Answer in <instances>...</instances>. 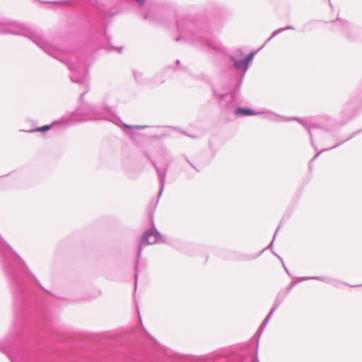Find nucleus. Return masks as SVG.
<instances>
[{
	"mask_svg": "<svg viewBox=\"0 0 362 362\" xmlns=\"http://www.w3.org/2000/svg\"><path fill=\"white\" fill-rule=\"evenodd\" d=\"M12 362H13V361H12Z\"/></svg>",
	"mask_w": 362,
	"mask_h": 362,
	"instance_id": "obj_24",
	"label": "nucleus"
},
{
	"mask_svg": "<svg viewBox=\"0 0 362 362\" xmlns=\"http://www.w3.org/2000/svg\"><path fill=\"white\" fill-rule=\"evenodd\" d=\"M136 1L140 5L142 6L144 4L146 0H136Z\"/></svg>",
	"mask_w": 362,
	"mask_h": 362,
	"instance_id": "obj_19",
	"label": "nucleus"
},
{
	"mask_svg": "<svg viewBox=\"0 0 362 362\" xmlns=\"http://www.w3.org/2000/svg\"><path fill=\"white\" fill-rule=\"evenodd\" d=\"M292 29H293L292 26H287L286 28H279V29L275 30L274 32H273L272 35L266 40V42H264V45L268 43L273 37H276L277 35L280 34L281 33L284 32V30H292Z\"/></svg>",
	"mask_w": 362,
	"mask_h": 362,
	"instance_id": "obj_11",
	"label": "nucleus"
},
{
	"mask_svg": "<svg viewBox=\"0 0 362 362\" xmlns=\"http://www.w3.org/2000/svg\"><path fill=\"white\" fill-rule=\"evenodd\" d=\"M255 54V52H251L246 57H245L243 59L245 64H247V67H249L250 63L252 61Z\"/></svg>",
	"mask_w": 362,
	"mask_h": 362,
	"instance_id": "obj_14",
	"label": "nucleus"
},
{
	"mask_svg": "<svg viewBox=\"0 0 362 362\" xmlns=\"http://www.w3.org/2000/svg\"><path fill=\"white\" fill-rule=\"evenodd\" d=\"M144 18H145V19L148 18V15H144Z\"/></svg>",
	"mask_w": 362,
	"mask_h": 362,
	"instance_id": "obj_22",
	"label": "nucleus"
},
{
	"mask_svg": "<svg viewBox=\"0 0 362 362\" xmlns=\"http://www.w3.org/2000/svg\"><path fill=\"white\" fill-rule=\"evenodd\" d=\"M214 93L217 97L221 107L226 112L233 111L236 115H255L254 110L248 108L237 107L240 101L238 99V90H234L230 93L219 94L214 89Z\"/></svg>",
	"mask_w": 362,
	"mask_h": 362,
	"instance_id": "obj_3",
	"label": "nucleus"
},
{
	"mask_svg": "<svg viewBox=\"0 0 362 362\" xmlns=\"http://www.w3.org/2000/svg\"><path fill=\"white\" fill-rule=\"evenodd\" d=\"M112 115L109 108L105 110V112L100 114L93 107L88 105H81L78 108L72 113L66 122L85 121L88 119H107L111 120Z\"/></svg>",
	"mask_w": 362,
	"mask_h": 362,
	"instance_id": "obj_4",
	"label": "nucleus"
},
{
	"mask_svg": "<svg viewBox=\"0 0 362 362\" xmlns=\"http://www.w3.org/2000/svg\"><path fill=\"white\" fill-rule=\"evenodd\" d=\"M50 129H51V125H45L43 127L37 128L36 129H31V130L28 131V132H30V133L36 132H45L49 130Z\"/></svg>",
	"mask_w": 362,
	"mask_h": 362,
	"instance_id": "obj_13",
	"label": "nucleus"
},
{
	"mask_svg": "<svg viewBox=\"0 0 362 362\" xmlns=\"http://www.w3.org/2000/svg\"><path fill=\"white\" fill-rule=\"evenodd\" d=\"M280 259H281V263H282V264H283V267H284V268L285 271L286 272V273H287L290 276H291V277H292L291 274H290V272H288V270L287 269L286 267L285 266V264H284V263L283 260H282L281 258H280Z\"/></svg>",
	"mask_w": 362,
	"mask_h": 362,
	"instance_id": "obj_17",
	"label": "nucleus"
},
{
	"mask_svg": "<svg viewBox=\"0 0 362 362\" xmlns=\"http://www.w3.org/2000/svg\"><path fill=\"white\" fill-rule=\"evenodd\" d=\"M146 156L156 170L160 185L158 194V196L160 197L164 189L166 173L172 159L170 158L165 150H161L158 153L160 162L162 163V165H163V169H161L160 168L158 167L156 163L153 159H151V156L148 153H146Z\"/></svg>",
	"mask_w": 362,
	"mask_h": 362,
	"instance_id": "obj_5",
	"label": "nucleus"
},
{
	"mask_svg": "<svg viewBox=\"0 0 362 362\" xmlns=\"http://www.w3.org/2000/svg\"><path fill=\"white\" fill-rule=\"evenodd\" d=\"M2 24H4V23H1V22H0V25H2Z\"/></svg>",
	"mask_w": 362,
	"mask_h": 362,
	"instance_id": "obj_23",
	"label": "nucleus"
},
{
	"mask_svg": "<svg viewBox=\"0 0 362 362\" xmlns=\"http://www.w3.org/2000/svg\"><path fill=\"white\" fill-rule=\"evenodd\" d=\"M5 33L28 37L47 54L63 62L68 66L71 71L70 78L71 81L86 83L88 76L87 68L81 60H78L75 57L70 60H64L59 58V54L61 52L59 48L49 43L41 35L33 31L27 30L22 26L11 25V28L5 31Z\"/></svg>",
	"mask_w": 362,
	"mask_h": 362,
	"instance_id": "obj_1",
	"label": "nucleus"
},
{
	"mask_svg": "<svg viewBox=\"0 0 362 362\" xmlns=\"http://www.w3.org/2000/svg\"><path fill=\"white\" fill-rule=\"evenodd\" d=\"M202 40L203 43H204L207 47H209L211 49H214L216 50H218L219 49L218 43L214 42L212 40L202 39Z\"/></svg>",
	"mask_w": 362,
	"mask_h": 362,
	"instance_id": "obj_10",
	"label": "nucleus"
},
{
	"mask_svg": "<svg viewBox=\"0 0 362 362\" xmlns=\"http://www.w3.org/2000/svg\"><path fill=\"white\" fill-rule=\"evenodd\" d=\"M177 29L179 30L181 35H184V30L181 28L180 22L177 23Z\"/></svg>",
	"mask_w": 362,
	"mask_h": 362,
	"instance_id": "obj_16",
	"label": "nucleus"
},
{
	"mask_svg": "<svg viewBox=\"0 0 362 362\" xmlns=\"http://www.w3.org/2000/svg\"><path fill=\"white\" fill-rule=\"evenodd\" d=\"M243 54L241 53L240 56L238 55H231L230 56V60L233 62V66L239 71H242V75L240 78L239 86L241 84L243 81V78L245 76V74L248 69L247 64H245L243 59H241Z\"/></svg>",
	"mask_w": 362,
	"mask_h": 362,
	"instance_id": "obj_8",
	"label": "nucleus"
},
{
	"mask_svg": "<svg viewBox=\"0 0 362 362\" xmlns=\"http://www.w3.org/2000/svg\"><path fill=\"white\" fill-rule=\"evenodd\" d=\"M294 286V280L292 281L289 286L284 290V291H280L277 296H276V298L275 300V302H274V306L273 308H272V310H270V312L269 313V314L267 315V316L266 317V318L264 320V321L262 322L259 329V331L260 332H262L263 331V329H264V327H266L268 321L269 320L271 316L272 315L273 313L274 312V310L277 308V307L280 305V303L283 301V300L284 299V298L286 297V296L288 294V293L291 291V289L292 288V287Z\"/></svg>",
	"mask_w": 362,
	"mask_h": 362,
	"instance_id": "obj_7",
	"label": "nucleus"
},
{
	"mask_svg": "<svg viewBox=\"0 0 362 362\" xmlns=\"http://www.w3.org/2000/svg\"><path fill=\"white\" fill-rule=\"evenodd\" d=\"M0 255L3 259V264L6 274L11 281L21 284L22 276L26 275L35 279L34 276L24 262L0 237Z\"/></svg>",
	"mask_w": 362,
	"mask_h": 362,
	"instance_id": "obj_2",
	"label": "nucleus"
},
{
	"mask_svg": "<svg viewBox=\"0 0 362 362\" xmlns=\"http://www.w3.org/2000/svg\"><path fill=\"white\" fill-rule=\"evenodd\" d=\"M134 76L138 83H143L142 73L139 72V71H134Z\"/></svg>",
	"mask_w": 362,
	"mask_h": 362,
	"instance_id": "obj_15",
	"label": "nucleus"
},
{
	"mask_svg": "<svg viewBox=\"0 0 362 362\" xmlns=\"http://www.w3.org/2000/svg\"><path fill=\"white\" fill-rule=\"evenodd\" d=\"M279 229V227L276 230V232H275V234H274V235L273 240H272V241L271 242V243L269 244V245L268 246L269 247H270L272 245L273 242H274V238H275V237H276V233H277V232H278Z\"/></svg>",
	"mask_w": 362,
	"mask_h": 362,
	"instance_id": "obj_18",
	"label": "nucleus"
},
{
	"mask_svg": "<svg viewBox=\"0 0 362 362\" xmlns=\"http://www.w3.org/2000/svg\"><path fill=\"white\" fill-rule=\"evenodd\" d=\"M183 37H184L181 35V36L178 37L176 39V40H177V41H180V40L182 38H183Z\"/></svg>",
	"mask_w": 362,
	"mask_h": 362,
	"instance_id": "obj_21",
	"label": "nucleus"
},
{
	"mask_svg": "<svg viewBox=\"0 0 362 362\" xmlns=\"http://www.w3.org/2000/svg\"><path fill=\"white\" fill-rule=\"evenodd\" d=\"M87 91H88V90H86V91H84L83 93H82L81 94V96H80L81 100H82V98H83V95L87 93Z\"/></svg>",
	"mask_w": 362,
	"mask_h": 362,
	"instance_id": "obj_20",
	"label": "nucleus"
},
{
	"mask_svg": "<svg viewBox=\"0 0 362 362\" xmlns=\"http://www.w3.org/2000/svg\"><path fill=\"white\" fill-rule=\"evenodd\" d=\"M122 125L124 129H144L147 127L144 125L131 126L126 124H123Z\"/></svg>",
	"mask_w": 362,
	"mask_h": 362,
	"instance_id": "obj_12",
	"label": "nucleus"
},
{
	"mask_svg": "<svg viewBox=\"0 0 362 362\" xmlns=\"http://www.w3.org/2000/svg\"><path fill=\"white\" fill-rule=\"evenodd\" d=\"M264 117L273 122H280V121H284L286 120L284 119V117L279 116L271 111H267L264 112Z\"/></svg>",
	"mask_w": 362,
	"mask_h": 362,
	"instance_id": "obj_9",
	"label": "nucleus"
},
{
	"mask_svg": "<svg viewBox=\"0 0 362 362\" xmlns=\"http://www.w3.org/2000/svg\"><path fill=\"white\" fill-rule=\"evenodd\" d=\"M161 239V235L155 228V227L146 230L141 236L137 252V260L136 262L135 270L137 271V265L139 257H141L144 247L159 243ZM137 283V272L135 274V284Z\"/></svg>",
	"mask_w": 362,
	"mask_h": 362,
	"instance_id": "obj_6",
	"label": "nucleus"
}]
</instances>
